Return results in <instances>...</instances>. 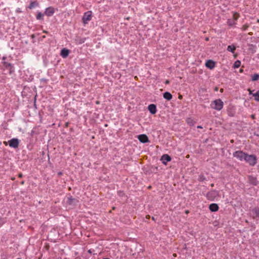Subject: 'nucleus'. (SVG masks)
<instances>
[{"label": "nucleus", "mask_w": 259, "mask_h": 259, "mask_svg": "<svg viewBox=\"0 0 259 259\" xmlns=\"http://www.w3.org/2000/svg\"><path fill=\"white\" fill-rule=\"evenodd\" d=\"M257 157L254 154H246L244 161L251 166H254L257 163Z\"/></svg>", "instance_id": "nucleus-1"}, {"label": "nucleus", "mask_w": 259, "mask_h": 259, "mask_svg": "<svg viewBox=\"0 0 259 259\" xmlns=\"http://www.w3.org/2000/svg\"><path fill=\"white\" fill-rule=\"evenodd\" d=\"M219 196V192L215 190L209 191L205 195V197L209 201H214Z\"/></svg>", "instance_id": "nucleus-2"}, {"label": "nucleus", "mask_w": 259, "mask_h": 259, "mask_svg": "<svg viewBox=\"0 0 259 259\" xmlns=\"http://www.w3.org/2000/svg\"><path fill=\"white\" fill-rule=\"evenodd\" d=\"M223 106L224 103L220 99L214 100L210 104L212 109L218 111L222 110Z\"/></svg>", "instance_id": "nucleus-3"}, {"label": "nucleus", "mask_w": 259, "mask_h": 259, "mask_svg": "<svg viewBox=\"0 0 259 259\" xmlns=\"http://www.w3.org/2000/svg\"><path fill=\"white\" fill-rule=\"evenodd\" d=\"M246 154L242 151L238 150L234 152L233 156L240 161H244Z\"/></svg>", "instance_id": "nucleus-4"}, {"label": "nucleus", "mask_w": 259, "mask_h": 259, "mask_svg": "<svg viewBox=\"0 0 259 259\" xmlns=\"http://www.w3.org/2000/svg\"><path fill=\"white\" fill-rule=\"evenodd\" d=\"M92 17L93 16L92 11H89L84 13L82 17L83 23L84 25L87 24L89 23V22L92 19Z\"/></svg>", "instance_id": "nucleus-5"}, {"label": "nucleus", "mask_w": 259, "mask_h": 259, "mask_svg": "<svg viewBox=\"0 0 259 259\" xmlns=\"http://www.w3.org/2000/svg\"><path fill=\"white\" fill-rule=\"evenodd\" d=\"M19 144V140L17 138H13L9 141V146L15 149L18 147Z\"/></svg>", "instance_id": "nucleus-6"}, {"label": "nucleus", "mask_w": 259, "mask_h": 259, "mask_svg": "<svg viewBox=\"0 0 259 259\" xmlns=\"http://www.w3.org/2000/svg\"><path fill=\"white\" fill-rule=\"evenodd\" d=\"M55 13V9L52 7L47 8L45 10V15L51 17Z\"/></svg>", "instance_id": "nucleus-7"}, {"label": "nucleus", "mask_w": 259, "mask_h": 259, "mask_svg": "<svg viewBox=\"0 0 259 259\" xmlns=\"http://www.w3.org/2000/svg\"><path fill=\"white\" fill-rule=\"evenodd\" d=\"M171 158L170 156L168 154H163L160 159V160L161 161L162 163L164 165H166L167 163L170 161H171Z\"/></svg>", "instance_id": "nucleus-8"}, {"label": "nucleus", "mask_w": 259, "mask_h": 259, "mask_svg": "<svg viewBox=\"0 0 259 259\" xmlns=\"http://www.w3.org/2000/svg\"><path fill=\"white\" fill-rule=\"evenodd\" d=\"M251 214L254 219H259V207H254L251 210Z\"/></svg>", "instance_id": "nucleus-9"}, {"label": "nucleus", "mask_w": 259, "mask_h": 259, "mask_svg": "<svg viewBox=\"0 0 259 259\" xmlns=\"http://www.w3.org/2000/svg\"><path fill=\"white\" fill-rule=\"evenodd\" d=\"M138 139L139 141L142 143H146L149 142L148 137L145 134H141L139 135Z\"/></svg>", "instance_id": "nucleus-10"}, {"label": "nucleus", "mask_w": 259, "mask_h": 259, "mask_svg": "<svg viewBox=\"0 0 259 259\" xmlns=\"http://www.w3.org/2000/svg\"><path fill=\"white\" fill-rule=\"evenodd\" d=\"M148 110L152 114H155L157 112V108L155 104H151L148 106Z\"/></svg>", "instance_id": "nucleus-11"}, {"label": "nucleus", "mask_w": 259, "mask_h": 259, "mask_svg": "<svg viewBox=\"0 0 259 259\" xmlns=\"http://www.w3.org/2000/svg\"><path fill=\"white\" fill-rule=\"evenodd\" d=\"M205 66L208 68L212 69L215 67V62L211 60H208L206 62Z\"/></svg>", "instance_id": "nucleus-12"}, {"label": "nucleus", "mask_w": 259, "mask_h": 259, "mask_svg": "<svg viewBox=\"0 0 259 259\" xmlns=\"http://www.w3.org/2000/svg\"><path fill=\"white\" fill-rule=\"evenodd\" d=\"M77 200L72 198V197H69L67 198V203L72 206H75L76 204Z\"/></svg>", "instance_id": "nucleus-13"}, {"label": "nucleus", "mask_w": 259, "mask_h": 259, "mask_svg": "<svg viewBox=\"0 0 259 259\" xmlns=\"http://www.w3.org/2000/svg\"><path fill=\"white\" fill-rule=\"evenodd\" d=\"M209 208L211 212H215L219 210V207L216 203H211L209 205Z\"/></svg>", "instance_id": "nucleus-14"}, {"label": "nucleus", "mask_w": 259, "mask_h": 259, "mask_svg": "<svg viewBox=\"0 0 259 259\" xmlns=\"http://www.w3.org/2000/svg\"><path fill=\"white\" fill-rule=\"evenodd\" d=\"M69 53V50L64 48V49H62V50L61 51L60 55L63 58H66L68 56Z\"/></svg>", "instance_id": "nucleus-15"}, {"label": "nucleus", "mask_w": 259, "mask_h": 259, "mask_svg": "<svg viewBox=\"0 0 259 259\" xmlns=\"http://www.w3.org/2000/svg\"><path fill=\"white\" fill-rule=\"evenodd\" d=\"M163 97L168 101L170 100L172 98V95L168 92H164L163 94Z\"/></svg>", "instance_id": "nucleus-16"}, {"label": "nucleus", "mask_w": 259, "mask_h": 259, "mask_svg": "<svg viewBox=\"0 0 259 259\" xmlns=\"http://www.w3.org/2000/svg\"><path fill=\"white\" fill-rule=\"evenodd\" d=\"M236 19H228L227 20V24L228 26L232 27L236 24Z\"/></svg>", "instance_id": "nucleus-17"}, {"label": "nucleus", "mask_w": 259, "mask_h": 259, "mask_svg": "<svg viewBox=\"0 0 259 259\" xmlns=\"http://www.w3.org/2000/svg\"><path fill=\"white\" fill-rule=\"evenodd\" d=\"M85 40H86L85 38L78 37L75 39V41H76V43L77 44L80 45V44L84 43L85 42Z\"/></svg>", "instance_id": "nucleus-18"}, {"label": "nucleus", "mask_w": 259, "mask_h": 259, "mask_svg": "<svg viewBox=\"0 0 259 259\" xmlns=\"http://www.w3.org/2000/svg\"><path fill=\"white\" fill-rule=\"evenodd\" d=\"M37 6H38V3L36 1H33L31 2L29 6H28V8L29 9H32Z\"/></svg>", "instance_id": "nucleus-19"}, {"label": "nucleus", "mask_w": 259, "mask_h": 259, "mask_svg": "<svg viewBox=\"0 0 259 259\" xmlns=\"http://www.w3.org/2000/svg\"><path fill=\"white\" fill-rule=\"evenodd\" d=\"M236 50V47L234 45H229L228 46L227 50L232 53H234L235 50Z\"/></svg>", "instance_id": "nucleus-20"}, {"label": "nucleus", "mask_w": 259, "mask_h": 259, "mask_svg": "<svg viewBox=\"0 0 259 259\" xmlns=\"http://www.w3.org/2000/svg\"><path fill=\"white\" fill-rule=\"evenodd\" d=\"M44 15H45V13L43 14L40 12H37V15L36 16V19L39 20H43Z\"/></svg>", "instance_id": "nucleus-21"}, {"label": "nucleus", "mask_w": 259, "mask_h": 259, "mask_svg": "<svg viewBox=\"0 0 259 259\" xmlns=\"http://www.w3.org/2000/svg\"><path fill=\"white\" fill-rule=\"evenodd\" d=\"M187 123L190 125V126H193L195 124V121L193 120V119L191 118H188L187 119Z\"/></svg>", "instance_id": "nucleus-22"}, {"label": "nucleus", "mask_w": 259, "mask_h": 259, "mask_svg": "<svg viewBox=\"0 0 259 259\" xmlns=\"http://www.w3.org/2000/svg\"><path fill=\"white\" fill-rule=\"evenodd\" d=\"M259 79V74L257 73H255L253 75H251V80L252 81H256Z\"/></svg>", "instance_id": "nucleus-23"}, {"label": "nucleus", "mask_w": 259, "mask_h": 259, "mask_svg": "<svg viewBox=\"0 0 259 259\" xmlns=\"http://www.w3.org/2000/svg\"><path fill=\"white\" fill-rule=\"evenodd\" d=\"M241 65V62L239 60L236 61L234 64H233V67L234 68H239Z\"/></svg>", "instance_id": "nucleus-24"}, {"label": "nucleus", "mask_w": 259, "mask_h": 259, "mask_svg": "<svg viewBox=\"0 0 259 259\" xmlns=\"http://www.w3.org/2000/svg\"><path fill=\"white\" fill-rule=\"evenodd\" d=\"M253 96L254 97L255 100L259 102V91L253 94Z\"/></svg>", "instance_id": "nucleus-25"}, {"label": "nucleus", "mask_w": 259, "mask_h": 259, "mask_svg": "<svg viewBox=\"0 0 259 259\" xmlns=\"http://www.w3.org/2000/svg\"><path fill=\"white\" fill-rule=\"evenodd\" d=\"M3 65L6 67L8 68L11 66V64L6 61L2 62Z\"/></svg>", "instance_id": "nucleus-26"}, {"label": "nucleus", "mask_w": 259, "mask_h": 259, "mask_svg": "<svg viewBox=\"0 0 259 259\" xmlns=\"http://www.w3.org/2000/svg\"><path fill=\"white\" fill-rule=\"evenodd\" d=\"M204 179H205V178H203V176H199V181H203Z\"/></svg>", "instance_id": "nucleus-27"}, {"label": "nucleus", "mask_w": 259, "mask_h": 259, "mask_svg": "<svg viewBox=\"0 0 259 259\" xmlns=\"http://www.w3.org/2000/svg\"><path fill=\"white\" fill-rule=\"evenodd\" d=\"M16 12L18 13H21L22 12V11L20 8H18L16 9Z\"/></svg>", "instance_id": "nucleus-28"}, {"label": "nucleus", "mask_w": 259, "mask_h": 259, "mask_svg": "<svg viewBox=\"0 0 259 259\" xmlns=\"http://www.w3.org/2000/svg\"><path fill=\"white\" fill-rule=\"evenodd\" d=\"M58 175L59 176H61V175H62V172H61V171H60V172H59L58 173Z\"/></svg>", "instance_id": "nucleus-29"}, {"label": "nucleus", "mask_w": 259, "mask_h": 259, "mask_svg": "<svg viewBox=\"0 0 259 259\" xmlns=\"http://www.w3.org/2000/svg\"><path fill=\"white\" fill-rule=\"evenodd\" d=\"M6 59V56H4L2 58V59L4 60V61H5V59Z\"/></svg>", "instance_id": "nucleus-30"}, {"label": "nucleus", "mask_w": 259, "mask_h": 259, "mask_svg": "<svg viewBox=\"0 0 259 259\" xmlns=\"http://www.w3.org/2000/svg\"><path fill=\"white\" fill-rule=\"evenodd\" d=\"M197 128H202V127L201 125H198V126H197Z\"/></svg>", "instance_id": "nucleus-31"}, {"label": "nucleus", "mask_w": 259, "mask_h": 259, "mask_svg": "<svg viewBox=\"0 0 259 259\" xmlns=\"http://www.w3.org/2000/svg\"><path fill=\"white\" fill-rule=\"evenodd\" d=\"M165 83H166V84H168V83H169V81H168V80H166V82H165Z\"/></svg>", "instance_id": "nucleus-32"}, {"label": "nucleus", "mask_w": 259, "mask_h": 259, "mask_svg": "<svg viewBox=\"0 0 259 259\" xmlns=\"http://www.w3.org/2000/svg\"><path fill=\"white\" fill-rule=\"evenodd\" d=\"M173 255H174V256H176V254H175H175H173Z\"/></svg>", "instance_id": "nucleus-33"}, {"label": "nucleus", "mask_w": 259, "mask_h": 259, "mask_svg": "<svg viewBox=\"0 0 259 259\" xmlns=\"http://www.w3.org/2000/svg\"><path fill=\"white\" fill-rule=\"evenodd\" d=\"M240 72H242V71H243V70H242V69H240Z\"/></svg>", "instance_id": "nucleus-34"}]
</instances>
